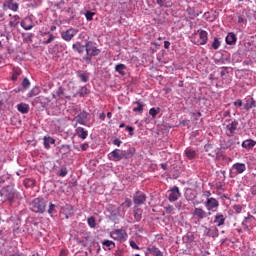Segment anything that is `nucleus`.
Segmentation results:
<instances>
[{
  "mask_svg": "<svg viewBox=\"0 0 256 256\" xmlns=\"http://www.w3.org/2000/svg\"><path fill=\"white\" fill-rule=\"evenodd\" d=\"M238 125H239V122L237 120H234L226 126V129L227 131H229L230 135H233V133L237 131Z\"/></svg>",
  "mask_w": 256,
  "mask_h": 256,
  "instance_id": "21",
  "label": "nucleus"
},
{
  "mask_svg": "<svg viewBox=\"0 0 256 256\" xmlns=\"http://www.w3.org/2000/svg\"><path fill=\"white\" fill-rule=\"evenodd\" d=\"M193 215L194 217H198V219H205V217H207V212L203 210V208H195Z\"/></svg>",
  "mask_w": 256,
  "mask_h": 256,
  "instance_id": "18",
  "label": "nucleus"
},
{
  "mask_svg": "<svg viewBox=\"0 0 256 256\" xmlns=\"http://www.w3.org/2000/svg\"><path fill=\"white\" fill-rule=\"evenodd\" d=\"M101 243L104 249H108L109 251H111L112 249H115V242L111 240H103Z\"/></svg>",
  "mask_w": 256,
  "mask_h": 256,
  "instance_id": "30",
  "label": "nucleus"
},
{
  "mask_svg": "<svg viewBox=\"0 0 256 256\" xmlns=\"http://www.w3.org/2000/svg\"><path fill=\"white\" fill-rule=\"evenodd\" d=\"M110 161H121L123 159V150L115 149L108 154Z\"/></svg>",
  "mask_w": 256,
  "mask_h": 256,
  "instance_id": "8",
  "label": "nucleus"
},
{
  "mask_svg": "<svg viewBox=\"0 0 256 256\" xmlns=\"http://www.w3.org/2000/svg\"><path fill=\"white\" fill-rule=\"evenodd\" d=\"M94 15H95V12H91V11H86V13H85V17H86L87 21H93Z\"/></svg>",
  "mask_w": 256,
  "mask_h": 256,
  "instance_id": "45",
  "label": "nucleus"
},
{
  "mask_svg": "<svg viewBox=\"0 0 256 256\" xmlns=\"http://www.w3.org/2000/svg\"><path fill=\"white\" fill-rule=\"evenodd\" d=\"M157 5H159V7H167V5H165V3H167V0H156Z\"/></svg>",
  "mask_w": 256,
  "mask_h": 256,
  "instance_id": "52",
  "label": "nucleus"
},
{
  "mask_svg": "<svg viewBox=\"0 0 256 256\" xmlns=\"http://www.w3.org/2000/svg\"><path fill=\"white\" fill-rule=\"evenodd\" d=\"M41 93V88L38 86H35L31 89V91L28 93V97H37Z\"/></svg>",
  "mask_w": 256,
  "mask_h": 256,
  "instance_id": "36",
  "label": "nucleus"
},
{
  "mask_svg": "<svg viewBox=\"0 0 256 256\" xmlns=\"http://www.w3.org/2000/svg\"><path fill=\"white\" fill-rule=\"evenodd\" d=\"M4 5H7L8 9H11V11H17L19 9V4L13 2V0H7Z\"/></svg>",
  "mask_w": 256,
  "mask_h": 256,
  "instance_id": "32",
  "label": "nucleus"
},
{
  "mask_svg": "<svg viewBox=\"0 0 256 256\" xmlns=\"http://www.w3.org/2000/svg\"><path fill=\"white\" fill-rule=\"evenodd\" d=\"M235 107H243V101H241L240 99L236 100L234 102Z\"/></svg>",
  "mask_w": 256,
  "mask_h": 256,
  "instance_id": "56",
  "label": "nucleus"
},
{
  "mask_svg": "<svg viewBox=\"0 0 256 256\" xmlns=\"http://www.w3.org/2000/svg\"><path fill=\"white\" fill-rule=\"evenodd\" d=\"M233 169H235L236 173H244L246 171L247 166L243 163H236L233 165Z\"/></svg>",
  "mask_w": 256,
  "mask_h": 256,
  "instance_id": "31",
  "label": "nucleus"
},
{
  "mask_svg": "<svg viewBox=\"0 0 256 256\" xmlns=\"http://www.w3.org/2000/svg\"><path fill=\"white\" fill-rule=\"evenodd\" d=\"M233 145H239V138L237 136L224 141V143L221 144V149H229L233 147Z\"/></svg>",
  "mask_w": 256,
  "mask_h": 256,
  "instance_id": "11",
  "label": "nucleus"
},
{
  "mask_svg": "<svg viewBox=\"0 0 256 256\" xmlns=\"http://www.w3.org/2000/svg\"><path fill=\"white\" fill-rule=\"evenodd\" d=\"M149 115H151V117H153V119H155L157 117V115H159V108H151L149 110Z\"/></svg>",
  "mask_w": 256,
  "mask_h": 256,
  "instance_id": "42",
  "label": "nucleus"
},
{
  "mask_svg": "<svg viewBox=\"0 0 256 256\" xmlns=\"http://www.w3.org/2000/svg\"><path fill=\"white\" fill-rule=\"evenodd\" d=\"M145 201H147V195L145 193L141 191L135 192V194L133 195L134 205H136L137 207L145 205Z\"/></svg>",
  "mask_w": 256,
  "mask_h": 256,
  "instance_id": "4",
  "label": "nucleus"
},
{
  "mask_svg": "<svg viewBox=\"0 0 256 256\" xmlns=\"http://www.w3.org/2000/svg\"><path fill=\"white\" fill-rule=\"evenodd\" d=\"M214 223H216L218 227L225 225V216L223 214H217L214 218Z\"/></svg>",
  "mask_w": 256,
  "mask_h": 256,
  "instance_id": "28",
  "label": "nucleus"
},
{
  "mask_svg": "<svg viewBox=\"0 0 256 256\" xmlns=\"http://www.w3.org/2000/svg\"><path fill=\"white\" fill-rule=\"evenodd\" d=\"M77 95H79L80 97H85V95H89V89H87V86L81 87Z\"/></svg>",
  "mask_w": 256,
  "mask_h": 256,
  "instance_id": "38",
  "label": "nucleus"
},
{
  "mask_svg": "<svg viewBox=\"0 0 256 256\" xmlns=\"http://www.w3.org/2000/svg\"><path fill=\"white\" fill-rule=\"evenodd\" d=\"M85 47H86V56L84 57V61H86V63H91V59H93V57H97V55L101 53V50L93 46L92 41H88L85 44Z\"/></svg>",
  "mask_w": 256,
  "mask_h": 256,
  "instance_id": "1",
  "label": "nucleus"
},
{
  "mask_svg": "<svg viewBox=\"0 0 256 256\" xmlns=\"http://www.w3.org/2000/svg\"><path fill=\"white\" fill-rule=\"evenodd\" d=\"M251 193H252V195H256V186H253L251 188Z\"/></svg>",
  "mask_w": 256,
  "mask_h": 256,
  "instance_id": "64",
  "label": "nucleus"
},
{
  "mask_svg": "<svg viewBox=\"0 0 256 256\" xmlns=\"http://www.w3.org/2000/svg\"><path fill=\"white\" fill-rule=\"evenodd\" d=\"M199 39L198 45H207V41H209L208 33L205 30H198Z\"/></svg>",
  "mask_w": 256,
  "mask_h": 256,
  "instance_id": "13",
  "label": "nucleus"
},
{
  "mask_svg": "<svg viewBox=\"0 0 256 256\" xmlns=\"http://www.w3.org/2000/svg\"><path fill=\"white\" fill-rule=\"evenodd\" d=\"M77 77H79L82 83H87L89 81V73L84 72L83 70H78L76 72Z\"/></svg>",
  "mask_w": 256,
  "mask_h": 256,
  "instance_id": "17",
  "label": "nucleus"
},
{
  "mask_svg": "<svg viewBox=\"0 0 256 256\" xmlns=\"http://www.w3.org/2000/svg\"><path fill=\"white\" fill-rule=\"evenodd\" d=\"M136 153L135 147H131L128 150H122V159H131Z\"/></svg>",
  "mask_w": 256,
  "mask_h": 256,
  "instance_id": "16",
  "label": "nucleus"
},
{
  "mask_svg": "<svg viewBox=\"0 0 256 256\" xmlns=\"http://www.w3.org/2000/svg\"><path fill=\"white\" fill-rule=\"evenodd\" d=\"M79 33V30L75 28H70L61 33V37L64 41H71L75 35Z\"/></svg>",
  "mask_w": 256,
  "mask_h": 256,
  "instance_id": "6",
  "label": "nucleus"
},
{
  "mask_svg": "<svg viewBox=\"0 0 256 256\" xmlns=\"http://www.w3.org/2000/svg\"><path fill=\"white\" fill-rule=\"evenodd\" d=\"M130 246L132 247V249H139V246L137 245V243H135V241H130Z\"/></svg>",
  "mask_w": 256,
  "mask_h": 256,
  "instance_id": "59",
  "label": "nucleus"
},
{
  "mask_svg": "<svg viewBox=\"0 0 256 256\" xmlns=\"http://www.w3.org/2000/svg\"><path fill=\"white\" fill-rule=\"evenodd\" d=\"M133 105H136L133 108V112L138 113V115H142L143 114V109H145V104L138 100V101L133 102Z\"/></svg>",
  "mask_w": 256,
  "mask_h": 256,
  "instance_id": "14",
  "label": "nucleus"
},
{
  "mask_svg": "<svg viewBox=\"0 0 256 256\" xmlns=\"http://www.w3.org/2000/svg\"><path fill=\"white\" fill-rule=\"evenodd\" d=\"M76 135H78V137L80 139H85L86 137H88L89 132L87 130H85V128H83V127H78L76 129Z\"/></svg>",
  "mask_w": 256,
  "mask_h": 256,
  "instance_id": "24",
  "label": "nucleus"
},
{
  "mask_svg": "<svg viewBox=\"0 0 256 256\" xmlns=\"http://www.w3.org/2000/svg\"><path fill=\"white\" fill-rule=\"evenodd\" d=\"M126 130L129 132V135L131 137H133V135H135V133H134L135 128H133L132 126H126Z\"/></svg>",
  "mask_w": 256,
  "mask_h": 256,
  "instance_id": "50",
  "label": "nucleus"
},
{
  "mask_svg": "<svg viewBox=\"0 0 256 256\" xmlns=\"http://www.w3.org/2000/svg\"><path fill=\"white\" fill-rule=\"evenodd\" d=\"M169 47H171V42L165 41L164 42V49H169Z\"/></svg>",
  "mask_w": 256,
  "mask_h": 256,
  "instance_id": "61",
  "label": "nucleus"
},
{
  "mask_svg": "<svg viewBox=\"0 0 256 256\" xmlns=\"http://www.w3.org/2000/svg\"><path fill=\"white\" fill-rule=\"evenodd\" d=\"M171 211H173V206H167L166 207V212L171 213Z\"/></svg>",
  "mask_w": 256,
  "mask_h": 256,
  "instance_id": "63",
  "label": "nucleus"
},
{
  "mask_svg": "<svg viewBox=\"0 0 256 256\" xmlns=\"http://www.w3.org/2000/svg\"><path fill=\"white\" fill-rule=\"evenodd\" d=\"M113 235L116 236L114 239H118V241H125V239H127V232H125V230L117 229L114 231Z\"/></svg>",
  "mask_w": 256,
  "mask_h": 256,
  "instance_id": "15",
  "label": "nucleus"
},
{
  "mask_svg": "<svg viewBox=\"0 0 256 256\" xmlns=\"http://www.w3.org/2000/svg\"><path fill=\"white\" fill-rule=\"evenodd\" d=\"M7 179H9V175L7 174L0 176V187L3 185V183H5V181H7Z\"/></svg>",
  "mask_w": 256,
  "mask_h": 256,
  "instance_id": "48",
  "label": "nucleus"
},
{
  "mask_svg": "<svg viewBox=\"0 0 256 256\" xmlns=\"http://www.w3.org/2000/svg\"><path fill=\"white\" fill-rule=\"evenodd\" d=\"M80 147H81L82 151H87L89 149V144L84 143V144H81Z\"/></svg>",
  "mask_w": 256,
  "mask_h": 256,
  "instance_id": "58",
  "label": "nucleus"
},
{
  "mask_svg": "<svg viewBox=\"0 0 256 256\" xmlns=\"http://www.w3.org/2000/svg\"><path fill=\"white\" fill-rule=\"evenodd\" d=\"M238 23L241 25V24H245L247 23V19L243 18V17H238Z\"/></svg>",
  "mask_w": 256,
  "mask_h": 256,
  "instance_id": "57",
  "label": "nucleus"
},
{
  "mask_svg": "<svg viewBox=\"0 0 256 256\" xmlns=\"http://www.w3.org/2000/svg\"><path fill=\"white\" fill-rule=\"evenodd\" d=\"M63 93H64L63 87L60 86L56 92V95H58V97H61L63 96Z\"/></svg>",
  "mask_w": 256,
  "mask_h": 256,
  "instance_id": "54",
  "label": "nucleus"
},
{
  "mask_svg": "<svg viewBox=\"0 0 256 256\" xmlns=\"http://www.w3.org/2000/svg\"><path fill=\"white\" fill-rule=\"evenodd\" d=\"M21 75V69H14L12 74V81H17V77Z\"/></svg>",
  "mask_w": 256,
  "mask_h": 256,
  "instance_id": "43",
  "label": "nucleus"
},
{
  "mask_svg": "<svg viewBox=\"0 0 256 256\" xmlns=\"http://www.w3.org/2000/svg\"><path fill=\"white\" fill-rule=\"evenodd\" d=\"M255 144H256V141H254L253 139H247L242 142V147L243 149H247L249 151L253 149V147H255Z\"/></svg>",
  "mask_w": 256,
  "mask_h": 256,
  "instance_id": "19",
  "label": "nucleus"
},
{
  "mask_svg": "<svg viewBox=\"0 0 256 256\" xmlns=\"http://www.w3.org/2000/svg\"><path fill=\"white\" fill-rule=\"evenodd\" d=\"M105 117H106V115H105V113H100V115H99V119L101 120V121H105Z\"/></svg>",
  "mask_w": 256,
  "mask_h": 256,
  "instance_id": "62",
  "label": "nucleus"
},
{
  "mask_svg": "<svg viewBox=\"0 0 256 256\" xmlns=\"http://www.w3.org/2000/svg\"><path fill=\"white\" fill-rule=\"evenodd\" d=\"M233 209L236 213H241V211H243V207H241V205L238 204L234 205Z\"/></svg>",
  "mask_w": 256,
  "mask_h": 256,
  "instance_id": "51",
  "label": "nucleus"
},
{
  "mask_svg": "<svg viewBox=\"0 0 256 256\" xmlns=\"http://www.w3.org/2000/svg\"><path fill=\"white\" fill-rule=\"evenodd\" d=\"M205 207L208 211H217L219 209V201L215 198H207Z\"/></svg>",
  "mask_w": 256,
  "mask_h": 256,
  "instance_id": "5",
  "label": "nucleus"
},
{
  "mask_svg": "<svg viewBox=\"0 0 256 256\" xmlns=\"http://www.w3.org/2000/svg\"><path fill=\"white\" fill-rule=\"evenodd\" d=\"M48 213L49 215H52V213H55V204L50 202Z\"/></svg>",
  "mask_w": 256,
  "mask_h": 256,
  "instance_id": "49",
  "label": "nucleus"
},
{
  "mask_svg": "<svg viewBox=\"0 0 256 256\" xmlns=\"http://www.w3.org/2000/svg\"><path fill=\"white\" fill-rule=\"evenodd\" d=\"M53 41H55V36L53 34H50L49 38L44 41V45H49V43H53Z\"/></svg>",
  "mask_w": 256,
  "mask_h": 256,
  "instance_id": "47",
  "label": "nucleus"
},
{
  "mask_svg": "<svg viewBox=\"0 0 256 256\" xmlns=\"http://www.w3.org/2000/svg\"><path fill=\"white\" fill-rule=\"evenodd\" d=\"M30 207L34 213H45L47 202L43 198H36L31 202Z\"/></svg>",
  "mask_w": 256,
  "mask_h": 256,
  "instance_id": "3",
  "label": "nucleus"
},
{
  "mask_svg": "<svg viewBox=\"0 0 256 256\" xmlns=\"http://www.w3.org/2000/svg\"><path fill=\"white\" fill-rule=\"evenodd\" d=\"M131 205H133V203L131 202V199L126 198L125 201L120 205V209L121 207H123V211H125V209H129Z\"/></svg>",
  "mask_w": 256,
  "mask_h": 256,
  "instance_id": "37",
  "label": "nucleus"
},
{
  "mask_svg": "<svg viewBox=\"0 0 256 256\" xmlns=\"http://www.w3.org/2000/svg\"><path fill=\"white\" fill-rule=\"evenodd\" d=\"M206 231V237H212L213 239H215V237H219V229L217 228L211 230V228L206 227Z\"/></svg>",
  "mask_w": 256,
  "mask_h": 256,
  "instance_id": "27",
  "label": "nucleus"
},
{
  "mask_svg": "<svg viewBox=\"0 0 256 256\" xmlns=\"http://www.w3.org/2000/svg\"><path fill=\"white\" fill-rule=\"evenodd\" d=\"M21 27L25 29V31H31L35 27V24H33V19L25 18L20 23Z\"/></svg>",
  "mask_w": 256,
  "mask_h": 256,
  "instance_id": "12",
  "label": "nucleus"
},
{
  "mask_svg": "<svg viewBox=\"0 0 256 256\" xmlns=\"http://www.w3.org/2000/svg\"><path fill=\"white\" fill-rule=\"evenodd\" d=\"M253 221H255V216L249 214L242 222V227L249 231L250 229H253Z\"/></svg>",
  "mask_w": 256,
  "mask_h": 256,
  "instance_id": "10",
  "label": "nucleus"
},
{
  "mask_svg": "<svg viewBox=\"0 0 256 256\" xmlns=\"http://www.w3.org/2000/svg\"><path fill=\"white\" fill-rule=\"evenodd\" d=\"M121 143L123 142L119 138L113 140V145H116V147H121Z\"/></svg>",
  "mask_w": 256,
  "mask_h": 256,
  "instance_id": "53",
  "label": "nucleus"
},
{
  "mask_svg": "<svg viewBox=\"0 0 256 256\" xmlns=\"http://www.w3.org/2000/svg\"><path fill=\"white\" fill-rule=\"evenodd\" d=\"M219 47H221V41L219 40V38H214V41L212 42L211 45V49H214L215 51H217V49H219Z\"/></svg>",
  "mask_w": 256,
  "mask_h": 256,
  "instance_id": "39",
  "label": "nucleus"
},
{
  "mask_svg": "<svg viewBox=\"0 0 256 256\" xmlns=\"http://www.w3.org/2000/svg\"><path fill=\"white\" fill-rule=\"evenodd\" d=\"M133 215H134L135 221H137V223H139V221H141V219H143V209L134 208Z\"/></svg>",
  "mask_w": 256,
  "mask_h": 256,
  "instance_id": "22",
  "label": "nucleus"
},
{
  "mask_svg": "<svg viewBox=\"0 0 256 256\" xmlns=\"http://www.w3.org/2000/svg\"><path fill=\"white\" fill-rule=\"evenodd\" d=\"M51 145H55V139L51 136L44 137V147L45 149H51Z\"/></svg>",
  "mask_w": 256,
  "mask_h": 256,
  "instance_id": "25",
  "label": "nucleus"
},
{
  "mask_svg": "<svg viewBox=\"0 0 256 256\" xmlns=\"http://www.w3.org/2000/svg\"><path fill=\"white\" fill-rule=\"evenodd\" d=\"M76 123H79L80 125H87V122L89 121V113L82 111L75 117Z\"/></svg>",
  "mask_w": 256,
  "mask_h": 256,
  "instance_id": "9",
  "label": "nucleus"
},
{
  "mask_svg": "<svg viewBox=\"0 0 256 256\" xmlns=\"http://www.w3.org/2000/svg\"><path fill=\"white\" fill-rule=\"evenodd\" d=\"M226 43L227 45H234V43H237V35H235L233 32H230L226 36Z\"/></svg>",
  "mask_w": 256,
  "mask_h": 256,
  "instance_id": "23",
  "label": "nucleus"
},
{
  "mask_svg": "<svg viewBox=\"0 0 256 256\" xmlns=\"http://www.w3.org/2000/svg\"><path fill=\"white\" fill-rule=\"evenodd\" d=\"M21 85L23 89H29V87H31V82L29 81L28 78H24Z\"/></svg>",
  "mask_w": 256,
  "mask_h": 256,
  "instance_id": "41",
  "label": "nucleus"
},
{
  "mask_svg": "<svg viewBox=\"0 0 256 256\" xmlns=\"http://www.w3.org/2000/svg\"><path fill=\"white\" fill-rule=\"evenodd\" d=\"M87 221H88L89 227H91L92 229H95V227H97V223L95 222V217H89Z\"/></svg>",
  "mask_w": 256,
  "mask_h": 256,
  "instance_id": "40",
  "label": "nucleus"
},
{
  "mask_svg": "<svg viewBox=\"0 0 256 256\" xmlns=\"http://www.w3.org/2000/svg\"><path fill=\"white\" fill-rule=\"evenodd\" d=\"M181 197V192L179 191V187L174 186L172 189L169 190L168 199L171 203L177 201Z\"/></svg>",
  "mask_w": 256,
  "mask_h": 256,
  "instance_id": "7",
  "label": "nucleus"
},
{
  "mask_svg": "<svg viewBox=\"0 0 256 256\" xmlns=\"http://www.w3.org/2000/svg\"><path fill=\"white\" fill-rule=\"evenodd\" d=\"M15 195H17V191L13 186H6L0 190L2 201H9L11 203L15 199Z\"/></svg>",
  "mask_w": 256,
  "mask_h": 256,
  "instance_id": "2",
  "label": "nucleus"
},
{
  "mask_svg": "<svg viewBox=\"0 0 256 256\" xmlns=\"http://www.w3.org/2000/svg\"><path fill=\"white\" fill-rule=\"evenodd\" d=\"M115 71L116 73H119V75H121L122 77H125L127 75V73L125 71H127V66L125 64H118L115 66Z\"/></svg>",
  "mask_w": 256,
  "mask_h": 256,
  "instance_id": "20",
  "label": "nucleus"
},
{
  "mask_svg": "<svg viewBox=\"0 0 256 256\" xmlns=\"http://www.w3.org/2000/svg\"><path fill=\"white\" fill-rule=\"evenodd\" d=\"M64 211H66V213H68V215H73V206L71 205H66L64 207Z\"/></svg>",
  "mask_w": 256,
  "mask_h": 256,
  "instance_id": "46",
  "label": "nucleus"
},
{
  "mask_svg": "<svg viewBox=\"0 0 256 256\" xmlns=\"http://www.w3.org/2000/svg\"><path fill=\"white\" fill-rule=\"evenodd\" d=\"M67 173H69L67 167L64 166L58 172V177H66Z\"/></svg>",
  "mask_w": 256,
  "mask_h": 256,
  "instance_id": "44",
  "label": "nucleus"
},
{
  "mask_svg": "<svg viewBox=\"0 0 256 256\" xmlns=\"http://www.w3.org/2000/svg\"><path fill=\"white\" fill-rule=\"evenodd\" d=\"M184 153H185L187 159L193 160V159L197 158V152L195 150H193L192 148H186Z\"/></svg>",
  "mask_w": 256,
  "mask_h": 256,
  "instance_id": "26",
  "label": "nucleus"
},
{
  "mask_svg": "<svg viewBox=\"0 0 256 256\" xmlns=\"http://www.w3.org/2000/svg\"><path fill=\"white\" fill-rule=\"evenodd\" d=\"M10 27H16L17 25H19V22L14 21H10L9 22Z\"/></svg>",
  "mask_w": 256,
  "mask_h": 256,
  "instance_id": "60",
  "label": "nucleus"
},
{
  "mask_svg": "<svg viewBox=\"0 0 256 256\" xmlns=\"http://www.w3.org/2000/svg\"><path fill=\"white\" fill-rule=\"evenodd\" d=\"M62 149H64L65 153H69V151H71V146L64 144L62 145Z\"/></svg>",
  "mask_w": 256,
  "mask_h": 256,
  "instance_id": "55",
  "label": "nucleus"
},
{
  "mask_svg": "<svg viewBox=\"0 0 256 256\" xmlns=\"http://www.w3.org/2000/svg\"><path fill=\"white\" fill-rule=\"evenodd\" d=\"M253 107H256V101L253 98H250L247 100L245 104L246 111H249V109H253Z\"/></svg>",
  "mask_w": 256,
  "mask_h": 256,
  "instance_id": "34",
  "label": "nucleus"
},
{
  "mask_svg": "<svg viewBox=\"0 0 256 256\" xmlns=\"http://www.w3.org/2000/svg\"><path fill=\"white\" fill-rule=\"evenodd\" d=\"M72 47L78 53H83V51H86V47L81 45V42H77L76 44H73Z\"/></svg>",
  "mask_w": 256,
  "mask_h": 256,
  "instance_id": "35",
  "label": "nucleus"
},
{
  "mask_svg": "<svg viewBox=\"0 0 256 256\" xmlns=\"http://www.w3.org/2000/svg\"><path fill=\"white\" fill-rule=\"evenodd\" d=\"M17 109L19 113H22L23 115L29 113V104L20 103L17 105Z\"/></svg>",
  "mask_w": 256,
  "mask_h": 256,
  "instance_id": "29",
  "label": "nucleus"
},
{
  "mask_svg": "<svg viewBox=\"0 0 256 256\" xmlns=\"http://www.w3.org/2000/svg\"><path fill=\"white\" fill-rule=\"evenodd\" d=\"M34 103L40 104L41 107L47 105V98L45 96H38L34 99Z\"/></svg>",
  "mask_w": 256,
  "mask_h": 256,
  "instance_id": "33",
  "label": "nucleus"
}]
</instances>
